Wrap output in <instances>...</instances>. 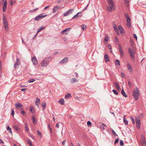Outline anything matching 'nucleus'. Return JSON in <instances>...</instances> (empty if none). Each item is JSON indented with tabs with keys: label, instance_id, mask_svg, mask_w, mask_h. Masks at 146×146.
<instances>
[{
	"label": "nucleus",
	"instance_id": "09e8293b",
	"mask_svg": "<svg viewBox=\"0 0 146 146\" xmlns=\"http://www.w3.org/2000/svg\"><path fill=\"white\" fill-rule=\"evenodd\" d=\"M115 40L116 44L119 42V40L116 36L115 37Z\"/></svg>",
	"mask_w": 146,
	"mask_h": 146
},
{
	"label": "nucleus",
	"instance_id": "6ab92c4d",
	"mask_svg": "<svg viewBox=\"0 0 146 146\" xmlns=\"http://www.w3.org/2000/svg\"><path fill=\"white\" fill-rule=\"evenodd\" d=\"M64 100L63 98L60 99L58 101V102L62 105L64 104Z\"/></svg>",
	"mask_w": 146,
	"mask_h": 146
},
{
	"label": "nucleus",
	"instance_id": "c85d7f7f",
	"mask_svg": "<svg viewBox=\"0 0 146 146\" xmlns=\"http://www.w3.org/2000/svg\"><path fill=\"white\" fill-rule=\"evenodd\" d=\"M32 119L33 123L35 125L36 124V118L34 116H32Z\"/></svg>",
	"mask_w": 146,
	"mask_h": 146
},
{
	"label": "nucleus",
	"instance_id": "7ed1b4c3",
	"mask_svg": "<svg viewBox=\"0 0 146 146\" xmlns=\"http://www.w3.org/2000/svg\"><path fill=\"white\" fill-rule=\"evenodd\" d=\"M107 10L109 12H111L115 9V6L114 4H108L107 8Z\"/></svg>",
	"mask_w": 146,
	"mask_h": 146
},
{
	"label": "nucleus",
	"instance_id": "5701e85b",
	"mask_svg": "<svg viewBox=\"0 0 146 146\" xmlns=\"http://www.w3.org/2000/svg\"><path fill=\"white\" fill-rule=\"evenodd\" d=\"M71 97V95L70 93H68L65 95V98L66 99H68L70 98Z\"/></svg>",
	"mask_w": 146,
	"mask_h": 146
},
{
	"label": "nucleus",
	"instance_id": "8fccbe9b",
	"mask_svg": "<svg viewBox=\"0 0 146 146\" xmlns=\"http://www.w3.org/2000/svg\"><path fill=\"white\" fill-rule=\"evenodd\" d=\"M7 8V6H3V11L5 12Z\"/></svg>",
	"mask_w": 146,
	"mask_h": 146
},
{
	"label": "nucleus",
	"instance_id": "e433bc0d",
	"mask_svg": "<svg viewBox=\"0 0 146 146\" xmlns=\"http://www.w3.org/2000/svg\"><path fill=\"white\" fill-rule=\"evenodd\" d=\"M4 27L5 28V30L6 31H7L8 30V24L4 25Z\"/></svg>",
	"mask_w": 146,
	"mask_h": 146
},
{
	"label": "nucleus",
	"instance_id": "338daca9",
	"mask_svg": "<svg viewBox=\"0 0 146 146\" xmlns=\"http://www.w3.org/2000/svg\"><path fill=\"white\" fill-rule=\"evenodd\" d=\"M88 6V4L85 7V8H84V9H83V11L85 10H86L87 9Z\"/></svg>",
	"mask_w": 146,
	"mask_h": 146
},
{
	"label": "nucleus",
	"instance_id": "c9c22d12",
	"mask_svg": "<svg viewBox=\"0 0 146 146\" xmlns=\"http://www.w3.org/2000/svg\"><path fill=\"white\" fill-rule=\"evenodd\" d=\"M107 3L108 4H114L112 0H108Z\"/></svg>",
	"mask_w": 146,
	"mask_h": 146
},
{
	"label": "nucleus",
	"instance_id": "ea45409f",
	"mask_svg": "<svg viewBox=\"0 0 146 146\" xmlns=\"http://www.w3.org/2000/svg\"><path fill=\"white\" fill-rule=\"evenodd\" d=\"M80 14V13H78L76 14L75 16H74L72 17V19H74L76 18L77 17H78V15L79 14Z\"/></svg>",
	"mask_w": 146,
	"mask_h": 146
},
{
	"label": "nucleus",
	"instance_id": "412c9836",
	"mask_svg": "<svg viewBox=\"0 0 146 146\" xmlns=\"http://www.w3.org/2000/svg\"><path fill=\"white\" fill-rule=\"evenodd\" d=\"M118 29H119L121 33H123V27L120 25H119L118 26Z\"/></svg>",
	"mask_w": 146,
	"mask_h": 146
},
{
	"label": "nucleus",
	"instance_id": "cd10ccee",
	"mask_svg": "<svg viewBox=\"0 0 146 146\" xmlns=\"http://www.w3.org/2000/svg\"><path fill=\"white\" fill-rule=\"evenodd\" d=\"M121 93L125 97H127V94L125 93L123 90L121 91Z\"/></svg>",
	"mask_w": 146,
	"mask_h": 146
},
{
	"label": "nucleus",
	"instance_id": "58836bf2",
	"mask_svg": "<svg viewBox=\"0 0 146 146\" xmlns=\"http://www.w3.org/2000/svg\"><path fill=\"white\" fill-rule=\"evenodd\" d=\"M130 118L132 121L133 124H134L135 123V120L133 118V117H130Z\"/></svg>",
	"mask_w": 146,
	"mask_h": 146
},
{
	"label": "nucleus",
	"instance_id": "7c9ffc66",
	"mask_svg": "<svg viewBox=\"0 0 146 146\" xmlns=\"http://www.w3.org/2000/svg\"><path fill=\"white\" fill-rule=\"evenodd\" d=\"M125 4L126 6H128L129 5V0H125Z\"/></svg>",
	"mask_w": 146,
	"mask_h": 146
},
{
	"label": "nucleus",
	"instance_id": "1a4fd4ad",
	"mask_svg": "<svg viewBox=\"0 0 146 146\" xmlns=\"http://www.w3.org/2000/svg\"><path fill=\"white\" fill-rule=\"evenodd\" d=\"M20 64V62L19 60V58H17L16 59V61L14 64L15 68H18Z\"/></svg>",
	"mask_w": 146,
	"mask_h": 146
},
{
	"label": "nucleus",
	"instance_id": "79ce46f5",
	"mask_svg": "<svg viewBox=\"0 0 146 146\" xmlns=\"http://www.w3.org/2000/svg\"><path fill=\"white\" fill-rule=\"evenodd\" d=\"M70 29V28H68L64 30H63V31H62V33H64V32H66L67 31H69Z\"/></svg>",
	"mask_w": 146,
	"mask_h": 146
},
{
	"label": "nucleus",
	"instance_id": "72a5a7b5",
	"mask_svg": "<svg viewBox=\"0 0 146 146\" xmlns=\"http://www.w3.org/2000/svg\"><path fill=\"white\" fill-rule=\"evenodd\" d=\"M82 29L83 31L86 28V26L84 24L82 25L81 26Z\"/></svg>",
	"mask_w": 146,
	"mask_h": 146
},
{
	"label": "nucleus",
	"instance_id": "5fc2aeb1",
	"mask_svg": "<svg viewBox=\"0 0 146 146\" xmlns=\"http://www.w3.org/2000/svg\"><path fill=\"white\" fill-rule=\"evenodd\" d=\"M120 144L121 146H123L124 145V143L123 141L122 140H121L120 141Z\"/></svg>",
	"mask_w": 146,
	"mask_h": 146
},
{
	"label": "nucleus",
	"instance_id": "bf43d9fd",
	"mask_svg": "<svg viewBox=\"0 0 146 146\" xmlns=\"http://www.w3.org/2000/svg\"><path fill=\"white\" fill-rule=\"evenodd\" d=\"M13 4V1L12 0H11L10 2V4L11 6H12Z\"/></svg>",
	"mask_w": 146,
	"mask_h": 146
},
{
	"label": "nucleus",
	"instance_id": "bb28decb",
	"mask_svg": "<svg viewBox=\"0 0 146 146\" xmlns=\"http://www.w3.org/2000/svg\"><path fill=\"white\" fill-rule=\"evenodd\" d=\"M42 110H43L45 109L46 107V103L44 102H43L42 104Z\"/></svg>",
	"mask_w": 146,
	"mask_h": 146
},
{
	"label": "nucleus",
	"instance_id": "774afa93",
	"mask_svg": "<svg viewBox=\"0 0 146 146\" xmlns=\"http://www.w3.org/2000/svg\"><path fill=\"white\" fill-rule=\"evenodd\" d=\"M25 90H27L26 88H23L21 89V90L23 92L25 91Z\"/></svg>",
	"mask_w": 146,
	"mask_h": 146
},
{
	"label": "nucleus",
	"instance_id": "c756f323",
	"mask_svg": "<svg viewBox=\"0 0 146 146\" xmlns=\"http://www.w3.org/2000/svg\"><path fill=\"white\" fill-rule=\"evenodd\" d=\"M7 131L10 133L12 134V131L10 127L9 126H8L7 127Z\"/></svg>",
	"mask_w": 146,
	"mask_h": 146
},
{
	"label": "nucleus",
	"instance_id": "37998d69",
	"mask_svg": "<svg viewBox=\"0 0 146 146\" xmlns=\"http://www.w3.org/2000/svg\"><path fill=\"white\" fill-rule=\"evenodd\" d=\"M123 122H124V123L125 124V125H127L128 124V121H127V120H126L125 119L124 117V118H123Z\"/></svg>",
	"mask_w": 146,
	"mask_h": 146
},
{
	"label": "nucleus",
	"instance_id": "603ef678",
	"mask_svg": "<svg viewBox=\"0 0 146 146\" xmlns=\"http://www.w3.org/2000/svg\"><path fill=\"white\" fill-rule=\"evenodd\" d=\"M37 134H38V135H39L40 136V137H41L42 136L41 133L38 130L37 131Z\"/></svg>",
	"mask_w": 146,
	"mask_h": 146
},
{
	"label": "nucleus",
	"instance_id": "9b49d317",
	"mask_svg": "<svg viewBox=\"0 0 146 146\" xmlns=\"http://www.w3.org/2000/svg\"><path fill=\"white\" fill-rule=\"evenodd\" d=\"M119 52L120 53V56L121 57H123V54H124V52L123 51L122 48L120 44L119 45Z\"/></svg>",
	"mask_w": 146,
	"mask_h": 146
},
{
	"label": "nucleus",
	"instance_id": "0eeeda50",
	"mask_svg": "<svg viewBox=\"0 0 146 146\" xmlns=\"http://www.w3.org/2000/svg\"><path fill=\"white\" fill-rule=\"evenodd\" d=\"M15 105L16 108L18 110H21L23 108V106L19 103L15 104Z\"/></svg>",
	"mask_w": 146,
	"mask_h": 146
},
{
	"label": "nucleus",
	"instance_id": "ddd939ff",
	"mask_svg": "<svg viewBox=\"0 0 146 146\" xmlns=\"http://www.w3.org/2000/svg\"><path fill=\"white\" fill-rule=\"evenodd\" d=\"M32 61L34 65H36L37 64V62L36 57L34 56L32 58Z\"/></svg>",
	"mask_w": 146,
	"mask_h": 146
},
{
	"label": "nucleus",
	"instance_id": "a211bd4d",
	"mask_svg": "<svg viewBox=\"0 0 146 146\" xmlns=\"http://www.w3.org/2000/svg\"><path fill=\"white\" fill-rule=\"evenodd\" d=\"M78 82V80L75 78H72L70 81V82L71 84H73L74 83L76 82Z\"/></svg>",
	"mask_w": 146,
	"mask_h": 146
},
{
	"label": "nucleus",
	"instance_id": "393cba45",
	"mask_svg": "<svg viewBox=\"0 0 146 146\" xmlns=\"http://www.w3.org/2000/svg\"><path fill=\"white\" fill-rule=\"evenodd\" d=\"M114 85L117 89L119 90L120 89L119 84L117 82H115L114 84Z\"/></svg>",
	"mask_w": 146,
	"mask_h": 146
},
{
	"label": "nucleus",
	"instance_id": "423d86ee",
	"mask_svg": "<svg viewBox=\"0 0 146 146\" xmlns=\"http://www.w3.org/2000/svg\"><path fill=\"white\" fill-rule=\"evenodd\" d=\"M46 16V15H42V14H40L39 15L37 16L35 18V20H36L37 21H38L42 19L43 18L45 17Z\"/></svg>",
	"mask_w": 146,
	"mask_h": 146
},
{
	"label": "nucleus",
	"instance_id": "4468645a",
	"mask_svg": "<svg viewBox=\"0 0 146 146\" xmlns=\"http://www.w3.org/2000/svg\"><path fill=\"white\" fill-rule=\"evenodd\" d=\"M68 61V58L66 57L60 62V63H64Z\"/></svg>",
	"mask_w": 146,
	"mask_h": 146
},
{
	"label": "nucleus",
	"instance_id": "052dcab7",
	"mask_svg": "<svg viewBox=\"0 0 146 146\" xmlns=\"http://www.w3.org/2000/svg\"><path fill=\"white\" fill-rule=\"evenodd\" d=\"M14 110H13V109H12V112H11V114L13 116H14Z\"/></svg>",
	"mask_w": 146,
	"mask_h": 146
},
{
	"label": "nucleus",
	"instance_id": "2eb2a0df",
	"mask_svg": "<svg viewBox=\"0 0 146 146\" xmlns=\"http://www.w3.org/2000/svg\"><path fill=\"white\" fill-rule=\"evenodd\" d=\"M114 31L115 32L117 35H119V31L118 30L117 27L116 25H115V26L113 27Z\"/></svg>",
	"mask_w": 146,
	"mask_h": 146
},
{
	"label": "nucleus",
	"instance_id": "a19ab883",
	"mask_svg": "<svg viewBox=\"0 0 146 146\" xmlns=\"http://www.w3.org/2000/svg\"><path fill=\"white\" fill-rule=\"evenodd\" d=\"M35 81V80L34 79H31L28 80V82L29 83H31L34 82Z\"/></svg>",
	"mask_w": 146,
	"mask_h": 146
},
{
	"label": "nucleus",
	"instance_id": "f03ea898",
	"mask_svg": "<svg viewBox=\"0 0 146 146\" xmlns=\"http://www.w3.org/2000/svg\"><path fill=\"white\" fill-rule=\"evenodd\" d=\"M49 58H46L44 59L41 64V66L42 67H46L49 62Z\"/></svg>",
	"mask_w": 146,
	"mask_h": 146
},
{
	"label": "nucleus",
	"instance_id": "4be33fe9",
	"mask_svg": "<svg viewBox=\"0 0 146 146\" xmlns=\"http://www.w3.org/2000/svg\"><path fill=\"white\" fill-rule=\"evenodd\" d=\"M36 101L35 102V104L38 106L39 104L40 103V100L38 98H36Z\"/></svg>",
	"mask_w": 146,
	"mask_h": 146
},
{
	"label": "nucleus",
	"instance_id": "20e7f679",
	"mask_svg": "<svg viewBox=\"0 0 146 146\" xmlns=\"http://www.w3.org/2000/svg\"><path fill=\"white\" fill-rule=\"evenodd\" d=\"M135 119L137 127L139 129L140 128L141 125L140 117L139 116H137L135 117Z\"/></svg>",
	"mask_w": 146,
	"mask_h": 146
},
{
	"label": "nucleus",
	"instance_id": "4c0bfd02",
	"mask_svg": "<svg viewBox=\"0 0 146 146\" xmlns=\"http://www.w3.org/2000/svg\"><path fill=\"white\" fill-rule=\"evenodd\" d=\"M14 128L17 131H19L20 130V129L18 127L16 126H13Z\"/></svg>",
	"mask_w": 146,
	"mask_h": 146
},
{
	"label": "nucleus",
	"instance_id": "b1692460",
	"mask_svg": "<svg viewBox=\"0 0 146 146\" xmlns=\"http://www.w3.org/2000/svg\"><path fill=\"white\" fill-rule=\"evenodd\" d=\"M3 21L4 25L8 24L7 20L5 18L4 15L3 17Z\"/></svg>",
	"mask_w": 146,
	"mask_h": 146
},
{
	"label": "nucleus",
	"instance_id": "c03bdc74",
	"mask_svg": "<svg viewBox=\"0 0 146 146\" xmlns=\"http://www.w3.org/2000/svg\"><path fill=\"white\" fill-rule=\"evenodd\" d=\"M112 92H113V93L116 95H117L118 94V92H117V91L115 90H112Z\"/></svg>",
	"mask_w": 146,
	"mask_h": 146
},
{
	"label": "nucleus",
	"instance_id": "69168bd1",
	"mask_svg": "<svg viewBox=\"0 0 146 146\" xmlns=\"http://www.w3.org/2000/svg\"><path fill=\"white\" fill-rule=\"evenodd\" d=\"M56 127H57V128H59V123H57V124L56 125Z\"/></svg>",
	"mask_w": 146,
	"mask_h": 146
},
{
	"label": "nucleus",
	"instance_id": "dca6fc26",
	"mask_svg": "<svg viewBox=\"0 0 146 146\" xmlns=\"http://www.w3.org/2000/svg\"><path fill=\"white\" fill-rule=\"evenodd\" d=\"M127 68L128 70H129V72H132V67L130 65V64L129 63H127Z\"/></svg>",
	"mask_w": 146,
	"mask_h": 146
},
{
	"label": "nucleus",
	"instance_id": "2f4dec72",
	"mask_svg": "<svg viewBox=\"0 0 146 146\" xmlns=\"http://www.w3.org/2000/svg\"><path fill=\"white\" fill-rule=\"evenodd\" d=\"M115 65L117 66H119L120 65V62L118 60H115Z\"/></svg>",
	"mask_w": 146,
	"mask_h": 146
},
{
	"label": "nucleus",
	"instance_id": "13d9d810",
	"mask_svg": "<svg viewBox=\"0 0 146 146\" xmlns=\"http://www.w3.org/2000/svg\"><path fill=\"white\" fill-rule=\"evenodd\" d=\"M133 36L134 38L135 39H136V40H137V36H136V35L135 34H134L133 35Z\"/></svg>",
	"mask_w": 146,
	"mask_h": 146
},
{
	"label": "nucleus",
	"instance_id": "4d7b16f0",
	"mask_svg": "<svg viewBox=\"0 0 146 146\" xmlns=\"http://www.w3.org/2000/svg\"><path fill=\"white\" fill-rule=\"evenodd\" d=\"M99 127L103 130H104L105 129L104 127L102 125H100L99 126Z\"/></svg>",
	"mask_w": 146,
	"mask_h": 146
},
{
	"label": "nucleus",
	"instance_id": "0e129e2a",
	"mask_svg": "<svg viewBox=\"0 0 146 146\" xmlns=\"http://www.w3.org/2000/svg\"><path fill=\"white\" fill-rule=\"evenodd\" d=\"M7 2L6 0L4 2L3 5L7 6Z\"/></svg>",
	"mask_w": 146,
	"mask_h": 146
},
{
	"label": "nucleus",
	"instance_id": "aec40b11",
	"mask_svg": "<svg viewBox=\"0 0 146 146\" xmlns=\"http://www.w3.org/2000/svg\"><path fill=\"white\" fill-rule=\"evenodd\" d=\"M60 8V7L58 6H56L54 7L53 9V13H55L56 12V11L58 9Z\"/></svg>",
	"mask_w": 146,
	"mask_h": 146
},
{
	"label": "nucleus",
	"instance_id": "473e14b6",
	"mask_svg": "<svg viewBox=\"0 0 146 146\" xmlns=\"http://www.w3.org/2000/svg\"><path fill=\"white\" fill-rule=\"evenodd\" d=\"M21 113L24 116H25L26 115L25 112L23 110V108L21 109L20 111Z\"/></svg>",
	"mask_w": 146,
	"mask_h": 146
},
{
	"label": "nucleus",
	"instance_id": "e2e57ef3",
	"mask_svg": "<svg viewBox=\"0 0 146 146\" xmlns=\"http://www.w3.org/2000/svg\"><path fill=\"white\" fill-rule=\"evenodd\" d=\"M128 85H129V86L130 87H131V86L132 84L129 81H128Z\"/></svg>",
	"mask_w": 146,
	"mask_h": 146
},
{
	"label": "nucleus",
	"instance_id": "f8f14e48",
	"mask_svg": "<svg viewBox=\"0 0 146 146\" xmlns=\"http://www.w3.org/2000/svg\"><path fill=\"white\" fill-rule=\"evenodd\" d=\"M142 141L141 144L143 146H146V142L145 137L142 135Z\"/></svg>",
	"mask_w": 146,
	"mask_h": 146
},
{
	"label": "nucleus",
	"instance_id": "6e6d98bb",
	"mask_svg": "<svg viewBox=\"0 0 146 146\" xmlns=\"http://www.w3.org/2000/svg\"><path fill=\"white\" fill-rule=\"evenodd\" d=\"M119 141V139H116L115 140V141L114 142V143L115 144L116 143H118Z\"/></svg>",
	"mask_w": 146,
	"mask_h": 146
},
{
	"label": "nucleus",
	"instance_id": "39448f33",
	"mask_svg": "<svg viewBox=\"0 0 146 146\" xmlns=\"http://www.w3.org/2000/svg\"><path fill=\"white\" fill-rule=\"evenodd\" d=\"M125 16V17L127 19V26H130L131 25L130 19L127 14H126Z\"/></svg>",
	"mask_w": 146,
	"mask_h": 146
},
{
	"label": "nucleus",
	"instance_id": "f257e3e1",
	"mask_svg": "<svg viewBox=\"0 0 146 146\" xmlns=\"http://www.w3.org/2000/svg\"><path fill=\"white\" fill-rule=\"evenodd\" d=\"M133 95L134 98L136 100H137L139 98V91L138 88L136 87L133 91Z\"/></svg>",
	"mask_w": 146,
	"mask_h": 146
},
{
	"label": "nucleus",
	"instance_id": "a878e982",
	"mask_svg": "<svg viewBox=\"0 0 146 146\" xmlns=\"http://www.w3.org/2000/svg\"><path fill=\"white\" fill-rule=\"evenodd\" d=\"M109 40V36L108 35H106L104 39V41H108Z\"/></svg>",
	"mask_w": 146,
	"mask_h": 146
},
{
	"label": "nucleus",
	"instance_id": "3c124183",
	"mask_svg": "<svg viewBox=\"0 0 146 146\" xmlns=\"http://www.w3.org/2000/svg\"><path fill=\"white\" fill-rule=\"evenodd\" d=\"M25 129L27 131V132H29V129H28V127L27 126V124H26L25 125Z\"/></svg>",
	"mask_w": 146,
	"mask_h": 146
},
{
	"label": "nucleus",
	"instance_id": "864d4df0",
	"mask_svg": "<svg viewBox=\"0 0 146 146\" xmlns=\"http://www.w3.org/2000/svg\"><path fill=\"white\" fill-rule=\"evenodd\" d=\"M112 133L115 136H117V135L116 134L115 131L113 130H112Z\"/></svg>",
	"mask_w": 146,
	"mask_h": 146
},
{
	"label": "nucleus",
	"instance_id": "49530a36",
	"mask_svg": "<svg viewBox=\"0 0 146 146\" xmlns=\"http://www.w3.org/2000/svg\"><path fill=\"white\" fill-rule=\"evenodd\" d=\"M45 28L44 27H41L37 32V33H38L39 32L41 31H42V30H43Z\"/></svg>",
	"mask_w": 146,
	"mask_h": 146
},
{
	"label": "nucleus",
	"instance_id": "de8ad7c7",
	"mask_svg": "<svg viewBox=\"0 0 146 146\" xmlns=\"http://www.w3.org/2000/svg\"><path fill=\"white\" fill-rule=\"evenodd\" d=\"M87 124L88 126V127H90L91 126V124H92L91 122L90 121H88L87 122Z\"/></svg>",
	"mask_w": 146,
	"mask_h": 146
},
{
	"label": "nucleus",
	"instance_id": "9d476101",
	"mask_svg": "<svg viewBox=\"0 0 146 146\" xmlns=\"http://www.w3.org/2000/svg\"><path fill=\"white\" fill-rule=\"evenodd\" d=\"M73 11V9H70L67 12L64 13L63 14L64 16H66L68 15L72 14Z\"/></svg>",
	"mask_w": 146,
	"mask_h": 146
},
{
	"label": "nucleus",
	"instance_id": "f704fd0d",
	"mask_svg": "<svg viewBox=\"0 0 146 146\" xmlns=\"http://www.w3.org/2000/svg\"><path fill=\"white\" fill-rule=\"evenodd\" d=\"M30 110L32 113H34L35 112V110L32 107H30Z\"/></svg>",
	"mask_w": 146,
	"mask_h": 146
},
{
	"label": "nucleus",
	"instance_id": "6e6552de",
	"mask_svg": "<svg viewBox=\"0 0 146 146\" xmlns=\"http://www.w3.org/2000/svg\"><path fill=\"white\" fill-rule=\"evenodd\" d=\"M128 51L130 54V57L132 58V59H133L134 57V54L135 52L132 51L131 48H128Z\"/></svg>",
	"mask_w": 146,
	"mask_h": 146
},
{
	"label": "nucleus",
	"instance_id": "a18cd8bd",
	"mask_svg": "<svg viewBox=\"0 0 146 146\" xmlns=\"http://www.w3.org/2000/svg\"><path fill=\"white\" fill-rule=\"evenodd\" d=\"M28 144L30 145V146H33V145L31 142L29 140H28Z\"/></svg>",
	"mask_w": 146,
	"mask_h": 146
},
{
	"label": "nucleus",
	"instance_id": "f3484780",
	"mask_svg": "<svg viewBox=\"0 0 146 146\" xmlns=\"http://www.w3.org/2000/svg\"><path fill=\"white\" fill-rule=\"evenodd\" d=\"M104 57L105 61L106 62H108L110 61V60L109 56L107 54H105Z\"/></svg>",
	"mask_w": 146,
	"mask_h": 146
},
{
	"label": "nucleus",
	"instance_id": "680f3d73",
	"mask_svg": "<svg viewBox=\"0 0 146 146\" xmlns=\"http://www.w3.org/2000/svg\"><path fill=\"white\" fill-rule=\"evenodd\" d=\"M108 47L110 49H111V47L110 44H108Z\"/></svg>",
	"mask_w": 146,
	"mask_h": 146
}]
</instances>
